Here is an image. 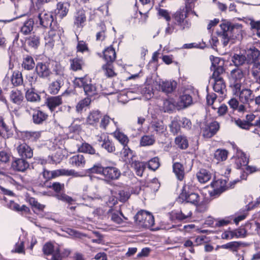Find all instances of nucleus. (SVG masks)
<instances>
[{"mask_svg":"<svg viewBox=\"0 0 260 260\" xmlns=\"http://www.w3.org/2000/svg\"><path fill=\"white\" fill-rule=\"evenodd\" d=\"M232 61L237 68L245 63L253 64L251 74L254 78L258 76L260 72V52L255 47L247 50L245 55L235 54L232 57Z\"/></svg>","mask_w":260,"mask_h":260,"instance_id":"nucleus-1","label":"nucleus"},{"mask_svg":"<svg viewBox=\"0 0 260 260\" xmlns=\"http://www.w3.org/2000/svg\"><path fill=\"white\" fill-rule=\"evenodd\" d=\"M220 31L217 32L218 37L222 42L224 47L226 46L231 39H240L242 38V25L240 24L231 25L229 22L223 21L220 24Z\"/></svg>","mask_w":260,"mask_h":260,"instance_id":"nucleus-2","label":"nucleus"},{"mask_svg":"<svg viewBox=\"0 0 260 260\" xmlns=\"http://www.w3.org/2000/svg\"><path fill=\"white\" fill-rule=\"evenodd\" d=\"M187 16L188 8L186 6L176 11L173 15L174 25L177 26L181 30L189 29L191 26V22Z\"/></svg>","mask_w":260,"mask_h":260,"instance_id":"nucleus-3","label":"nucleus"},{"mask_svg":"<svg viewBox=\"0 0 260 260\" xmlns=\"http://www.w3.org/2000/svg\"><path fill=\"white\" fill-rule=\"evenodd\" d=\"M73 83L76 87H82L85 94L88 98L98 94L95 85L91 83V80L87 79L86 76L83 77H75Z\"/></svg>","mask_w":260,"mask_h":260,"instance_id":"nucleus-4","label":"nucleus"},{"mask_svg":"<svg viewBox=\"0 0 260 260\" xmlns=\"http://www.w3.org/2000/svg\"><path fill=\"white\" fill-rule=\"evenodd\" d=\"M34 18L37 23L39 22L40 25L44 27H48V26L50 28L55 27L52 24L53 21L52 13L44 9H39V10H35L34 14ZM55 27H57V26H55Z\"/></svg>","mask_w":260,"mask_h":260,"instance_id":"nucleus-5","label":"nucleus"},{"mask_svg":"<svg viewBox=\"0 0 260 260\" xmlns=\"http://www.w3.org/2000/svg\"><path fill=\"white\" fill-rule=\"evenodd\" d=\"M136 223L145 229H150L154 224V219L152 214L145 210L139 211L135 216Z\"/></svg>","mask_w":260,"mask_h":260,"instance_id":"nucleus-6","label":"nucleus"},{"mask_svg":"<svg viewBox=\"0 0 260 260\" xmlns=\"http://www.w3.org/2000/svg\"><path fill=\"white\" fill-rule=\"evenodd\" d=\"M235 94L239 96L240 101L243 104H249L250 102L254 100V95L253 91L247 88L241 89H235Z\"/></svg>","mask_w":260,"mask_h":260,"instance_id":"nucleus-7","label":"nucleus"},{"mask_svg":"<svg viewBox=\"0 0 260 260\" xmlns=\"http://www.w3.org/2000/svg\"><path fill=\"white\" fill-rule=\"evenodd\" d=\"M244 76L243 71L239 68H236L231 71L230 79L235 89H239L241 87V80Z\"/></svg>","mask_w":260,"mask_h":260,"instance_id":"nucleus-8","label":"nucleus"},{"mask_svg":"<svg viewBox=\"0 0 260 260\" xmlns=\"http://www.w3.org/2000/svg\"><path fill=\"white\" fill-rule=\"evenodd\" d=\"M155 88L158 90L169 93L173 92L176 88L177 83L174 81H161L153 82Z\"/></svg>","mask_w":260,"mask_h":260,"instance_id":"nucleus-9","label":"nucleus"},{"mask_svg":"<svg viewBox=\"0 0 260 260\" xmlns=\"http://www.w3.org/2000/svg\"><path fill=\"white\" fill-rule=\"evenodd\" d=\"M43 252L45 255H51L49 260H62V256L60 253L59 248H54L51 243H47L43 246Z\"/></svg>","mask_w":260,"mask_h":260,"instance_id":"nucleus-10","label":"nucleus"},{"mask_svg":"<svg viewBox=\"0 0 260 260\" xmlns=\"http://www.w3.org/2000/svg\"><path fill=\"white\" fill-rule=\"evenodd\" d=\"M120 175L121 172L118 168L114 167H104L103 176L107 181L118 179Z\"/></svg>","mask_w":260,"mask_h":260,"instance_id":"nucleus-11","label":"nucleus"},{"mask_svg":"<svg viewBox=\"0 0 260 260\" xmlns=\"http://www.w3.org/2000/svg\"><path fill=\"white\" fill-rule=\"evenodd\" d=\"M219 129V124L218 122L214 121L206 126L203 129V136L205 138H210L213 137Z\"/></svg>","mask_w":260,"mask_h":260,"instance_id":"nucleus-12","label":"nucleus"},{"mask_svg":"<svg viewBox=\"0 0 260 260\" xmlns=\"http://www.w3.org/2000/svg\"><path fill=\"white\" fill-rule=\"evenodd\" d=\"M16 150L19 155L22 158H30L33 156L32 149L25 143L19 144Z\"/></svg>","mask_w":260,"mask_h":260,"instance_id":"nucleus-13","label":"nucleus"},{"mask_svg":"<svg viewBox=\"0 0 260 260\" xmlns=\"http://www.w3.org/2000/svg\"><path fill=\"white\" fill-rule=\"evenodd\" d=\"M192 215V212L187 207H183L180 211L172 212L171 218L172 219H177L179 221H183Z\"/></svg>","mask_w":260,"mask_h":260,"instance_id":"nucleus-14","label":"nucleus"},{"mask_svg":"<svg viewBox=\"0 0 260 260\" xmlns=\"http://www.w3.org/2000/svg\"><path fill=\"white\" fill-rule=\"evenodd\" d=\"M52 178H54L60 176H72L74 177H81L84 176V175L81 173L77 172L74 170H67L64 169L52 171Z\"/></svg>","mask_w":260,"mask_h":260,"instance_id":"nucleus-15","label":"nucleus"},{"mask_svg":"<svg viewBox=\"0 0 260 260\" xmlns=\"http://www.w3.org/2000/svg\"><path fill=\"white\" fill-rule=\"evenodd\" d=\"M192 104V97L189 94H184L180 95L176 102V108L180 110L188 107Z\"/></svg>","mask_w":260,"mask_h":260,"instance_id":"nucleus-16","label":"nucleus"},{"mask_svg":"<svg viewBox=\"0 0 260 260\" xmlns=\"http://www.w3.org/2000/svg\"><path fill=\"white\" fill-rule=\"evenodd\" d=\"M37 75L41 78L48 77L51 74L49 65L45 63L39 62L37 64L35 69Z\"/></svg>","mask_w":260,"mask_h":260,"instance_id":"nucleus-17","label":"nucleus"},{"mask_svg":"<svg viewBox=\"0 0 260 260\" xmlns=\"http://www.w3.org/2000/svg\"><path fill=\"white\" fill-rule=\"evenodd\" d=\"M150 127L152 132L159 136L165 135L167 131V126L161 120L152 121Z\"/></svg>","mask_w":260,"mask_h":260,"instance_id":"nucleus-18","label":"nucleus"},{"mask_svg":"<svg viewBox=\"0 0 260 260\" xmlns=\"http://www.w3.org/2000/svg\"><path fill=\"white\" fill-rule=\"evenodd\" d=\"M107 214L108 218H110L113 222L116 224H119L123 222V220L122 218V217L125 220H127V218L123 215L122 212L114 210L112 209H109Z\"/></svg>","mask_w":260,"mask_h":260,"instance_id":"nucleus-19","label":"nucleus"},{"mask_svg":"<svg viewBox=\"0 0 260 260\" xmlns=\"http://www.w3.org/2000/svg\"><path fill=\"white\" fill-rule=\"evenodd\" d=\"M182 198L186 201L197 206L199 210L200 206L199 204L200 201V196L198 193L191 192H186L185 194H181Z\"/></svg>","mask_w":260,"mask_h":260,"instance_id":"nucleus-20","label":"nucleus"},{"mask_svg":"<svg viewBox=\"0 0 260 260\" xmlns=\"http://www.w3.org/2000/svg\"><path fill=\"white\" fill-rule=\"evenodd\" d=\"M86 12L83 10H78L74 16V24L77 27H83L86 20Z\"/></svg>","mask_w":260,"mask_h":260,"instance_id":"nucleus-21","label":"nucleus"},{"mask_svg":"<svg viewBox=\"0 0 260 260\" xmlns=\"http://www.w3.org/2000/svg\"><path fill=\"white\" fill-rule=\"evenodd\" d=\"M11 166L15 171L24 172L28 168L29 164L24 158H16L12 162Z\"/></svg>","mask_w":260,"mask_h":260,"instance_id":"nucleus-22","label":"nucleus"},{"mask_svg":"<svg viewBox=\"0 0 260 260\" xmlns=\"http://www.w3.org/2000/svg\"><path fill=\"white\" fill-rule=\"evenodd\" d=\"M63 80L62 78L57 79L55 81L52 82L48 87V91L52 94H56L58 93L60 89L63 85Z\"/></svg>","mask_w":260,"mask_h":260,"instance_id":"nucleus-23","label":"nucleus"},{"mask_svg":"<svg viewBox=\"0 0 260 260\" xmlns=\"http://www.w3.org/2000/svg\"><path fill=\"white\" fill-rule=\"evenodd\" d=\"M69 7V5L67 3H58L55 10L56 16L60 19L66 16L68 13Z\"/></svg>","mask_w":260,"mask_h":260,"instance_id":"nucleus-24","label":"nucleus"},{"mask_svg":"<svg viewBox=\"0 0 260 260\" xmlns=\"http://www.w3.org/2000/svg\"><path fill=\"white\" fill-rule=\"evenodd\" d=\"M85 162V157L82 154L74 155L69 159V163L72 166L77 167H83Z\"/></svg>","mask_w":260,"mask_h":260,"instance_id":"nucleus-25","label":"nucleus"},{"mask_svg":"<svg viewBox=\"0 0 260 260\" xmlns=\"http://www.w3.org/2000/svg\"><path fill=\"white\" fill-rule=\"evenodd\" d=\"M46 103L49 109L53 111L56 107L62 104V98L61 96H52L47 99Z\"/></svg>","mask_w":260,"mask_h":260,"instance_id":"nucleus-26","label":"nucleus"},{"mask_svg":"<svg viewBox=\"0 0 260 260\" xmlns=\"http://www.w3.org/2000/svg\"><path fill=\"white\" fill-rule=\"evenodd\" d=\"M104 57L107 63H112L116 58V52L113 47L106 48L104 51Z\"/></svg>","mask_w":260,"mask_h":260,"instance_id":"nucleus-27","label":"nucleus"},{"mask_svg":"<svg viewBox=\"0 0 260 260\" xmlns=\"http://www.w3.org/2000/svg\"><path fill=\"white\" fill-rule=\"evenodd\" d=\"M173 172L179 180L182 181L184 177V168L180 162H174L173 165Z\"/></svg>","mask_w":260,"mask_h":260,"instance_id":"nucleus-28","label":"nucleus"},{"mask_svg":"<svg viewBox=\"0 0 260 260\" xmlns=\"http://www.w3.org/2000/svg\"><path fill=\"white\" fill-rule=\"evenodd\" d=\"M212 174L206 169H201L197 173V177L199 181L201 183L208 182L211 178Z\"/></svg>","mask_w":260,"mask_h":260,"instance_id":"nucleus-29","label":"nucleus"},{"mask_svg":"<svg viewBox=\"0 0 260 260\" xmlns=\"http://www.w3.org/2000/svg\"><path fill=\"white\" fill-rule=\"evenodd\" d=\"M48 117V115L45 112L37 110L34 112L32 115V120L35 124H42Z\"/></svg>","mask_w":260,"mask_h":260,"instance_id":"nucleus-30","label":"nucleus"},{"mask_svg":"<svg viewBox=\"0 0 260 260\" xmlns=\"http://www.w3.org/2000/svg\"><path fill=\"white\" fill-rule=\"evenodd\" d=\"M248 163V159L245 154L242 151H238L236 159V164L238 168L240 169L242 167L247 166Z\"/></svg>","mask_w":260,"mask_h":260,"instance_id":"nucleus-31","label":"nucleus"},{"mask_svg":"<svg viewBox=\"0 0 260 260\" xmlns=\"http://www.w3.org/2000/svg\"><path fill=\"white\" fill-rule=\"evenodd\" d=\"M35 88H31L27 90L25 93V98L27 101L31 102H38L41 100L40 95L35 92Z\"/></svg>","mask_w":260,"mask_h":260,"instance_id":"nucleus-32","label":"nucleus"},{"mask_svg":"<svg viewBox=\"0 0 260 260\" xmlns=\"http://www.w3.org/2000/svg\"><path fill=\"white\" fill-rule=\"evenodd\" d=\"M101 117V115L99 111H92L87 117L86 121L89 124L94 125L99 121Z\"/></svg>","mask_w":260,"mask_h":260,"instance_id":"nucleus-33","label":"nucleus"},{"mask_svg":"<svg viewBox=\"0 0 260 260\" xmlns=\"http://www.w3.org/2000/svg\"><path fill=\"white\" fill-rule=\"evenodd\" d=\"M245 244L242 242L234 241L228 243L221 245V247L223 249H228L233 252L237 251L241 247H244Z\"/></svg>","mask_w":260,"mask_h":260,"instance_id":"nucleus-34","label":"nucleus"},{"mask_svg":"<svg viewBox=\"0 0 260 260\" xmlns=\"http://www.w3.org/2000/svg\"><path fill=\"white\" fill-rule=\"evenodd\" d=\"M10 99L13 103L20 105L23 101V96L20 90H13L11 92Z\"/></svg>","mask_w":260,"mask_h":260,"instance_id":"nucleus-35","label":"nucleus"},{"mask_svg":"<svg viewBox=\"0 0 260 260\" xmlns=\"http://www.w3.org/2000/svg\"><path fill=\"white\" fill-rule=\"evenodd\" d=\"M130 164L132 167L135 170L136 174L139 176H142L145 169V165L144 162L132 160Z\"/></svg>","mask_w":260,"mask_h":260,"instance_id":"nucleus-36","label":"nucleus"},{"mask_svg":"<svg viewBox=\"0 0 260 260\" xmlns=\"http://www.w3.org/2000/svg\"><path fill=\"white\" fill-rule=\"evenodd\" d=\"M57 27H52L48 32L47 35L45 37V41L46 45H48L50 47H52L54 45L53 37L56 36V31Z\"/></svg>","mask_w":260,"mask_h":260,"instance_id":"nucleus-37","label":"nucleus"},{"mask_svg":"<svg viewBox=\"0 0 260 260\" xmlns=\"http://www.w3.org/2000/svg\"><path fill=\"white\" fill-rule=\"evenodd\" d=\"M176 144L181 149H185L188 147L187 138L183 135L177 136L175 140Z\"/></svg>","mask_w":260,"mask_h":260,"instance_id":"nucleus-38","label":"nucleus"},{"mask_svg":"<svg viewBox=\"0 0 260 260\" xmlns=\"http://www.w3.org/2000/svg\"><path fill=\"white\" fill-rule=\"evenodd\" d=\"M11 82L15 86L21 85L23 83L22 74L18 71H14L11 77Z\"/></svg>","mask_w":260,"mask_h":260,"instance_id":"nucleus-39","label":"nucleus"},{"mask_svg":"<svg viewBox=\"0 0 260 260\" xmlns=\"http://www.w3.org/2000/svg\"><path fill=\"white\" fill-rule=\"evenodd\" d=\"M71 69L74 71H77L82 69L84 65V61L82 58L76 57L70 60Z\"/></svg>","mask_w":260,"mask_h":260,"instance_id":"nucleus-40","label":"nucleus"},{"mask_svg":"<svg viewBox=\"0 0 260 260\" xmlns=\"http://www.w3.org/2000/svg\"><path fill=\"white\" fill-rule=\"evenodd\" d=\"M214 84L213 85V89L216 92L220 94H223L225 89V84L223 79H215L214 80Z\"/></svg>","mask_w":260,"mask_h":260,"instance_id":"nucleus-41","label":"nucleus"},{"mask_svg":"<svg viewBox=\"0 0 260 260\" xmlns=\"http://www.w3.org/2000/svg\"><path fill=\"white\" fill-rule=\"evenodd\" d=\"M34 20L30 19L25 21L21 28V32L24 35L29 34L33 29Z\"/></svg>","mask_w":260,"mask_h":260,"instance_id":"nucleus-42","label":"nucleus"},{"mask_svg":"<svg viewBox=\"0 0 260 260\" xmlns=\"http://www.w3.org/2000/svg\"><path fill=\"white\" fill-rule=\"evenodd\" d=\"M35 66V63L33 58L30 56H26L24 58L22 67L25 70H31Z\"/></svg>","mask_w":260,"mask_h":260,"instance_id":"nucleus-43","label":"nucleus"},{"mask_svg":"<svg viewBox=\"0 0 260 260\" xmlns=\"http://www.w3.org/2000/svg\"><path fill=\"white\" fill-rule=\"evenodd\" d=\"M78 151L81 152L88 153L90 154H96V150L90 144L87 143H84L78 147Z\"/></svg>","mask_w":260,"mask_h":260,"instance_id":"nucleus-44","label":"nucleus"},{"mask_svg":"<svg viewBox=\"0 0 260 260\" xmlns=\"http://www.w3.org/2000/svg\"><path fill=\"white\" fill-rule=\"evenodd\" d=\"M211 70L213 71L212 76L213 79H223L222 76L224 73V69L223 66H218L217 68H214Z\"/></svg>","mask_w":260,"mask_h":260,"instance_id":"nucleus-45","label":"nucleus"},{"mask_svg":"<svg viewBox=\"0 0 260 260\" xmlns=\"http://www.w3.org/2000/svg\"><path fill=\"white\" fill-rule=\"evenodd\" d=\"M113 135L123 146L127 145L129 140L127 137L123 133L117 130L113 133Z\"/></svg>","mask_w":260,"mask_h":260,"instance_id":"nucleus-46","label":"nucleus"},{"mask_svg":"<svg viewBox=\"0 0 260 260\" xmlns=\"http://www.w3.org/2000/svg\"><path fill=\"white\" fill-rule=\"evenodd\" d=\"M180 118L179 117H175L170 124L171 132L174 134H177L180 130Z\"/></svg>","mask_w":260,"mask_h":260,"instance_id":"nucleus-47","label":"nucleus"},{"mask_svg":"<svg viewBox=\"0 0 260 260\" xmlns=\"http://www.w3.org/2000/svg\"><path fill=\"white\" fill-rule=\"evenodd\" d=\"M90 103L91 99L88 97L80 101L76 106V111L78 113L81 112L84 108L89 106Z\"/></svg>","mask_w":260,"mask_h":260,"instance_id":"nucleus-48","label":"nucleus"},{"mask_svg":"<svg viewBox=\"0 0 260 260\" xmlns=\"http://www.w3.org/2000/svg\"><path fill=\"white\" fill-rule=\"evenodd\" d=\"M7 207L9 209L17 212L26 211L27 209V207L25 205H23L21 207H20L19 204L15 203L13 201H10L7 204Z\"/></svg>","mask_w":260,"mask_h":260,"instance_id":"nucleus-49","label":"nucleus"},{"mask_svg":"<svg viewBox=\"0 0 260 260\" xmlns=\"http://www.w3.org/2000/svg\"><path fill=\"white\" fill-rule=\"evenodd\" d=\"M101 146L109 153H112L115 150L114 144L109 138L106 140H105V142L101 144Z\"/></svg>","mask_w":260,"mask_h":260,"instance_id":"nucleus-50","label":"nucleus"},{"mask_svg":"<svg viewBox=\"0 0 260 260\" xmlns=\"http://www.w3.org/2000/svg\"><path fill=\"white\" fill-rule=\"evenodd\" d=\"M228 151L223 149H217L214 153V158L218 161H223L227 158Z\"/></svg>","mask_w":260,"mask_h":260,"instance_id":"nucleus-51","label":"nucleus"},{"mask_svg":"<svg viewBox=\"0 0 260 260\" xmlns=\"http://www.w3.org/2000/svg\"><path fill=\"white\" fill-rule=\"evenodd\" d=\"M122 154L123 155V156L124 157V161H125L127 162L131 163V161H132L133 160V152L127 146V145L123 146V149Z\"/></svg>","mask_w":260,"mask_h":260,"instance_id":"nucleus-52","label":"nucleus"},{"mask_svg":"<svg viewBox=\"0 0 260 260\" xmlns=\"http://www.w3.org/2000/svg\"><path fill=\"white\" fill-rule=\"evenodd\" d=\"M27 44L34 48H37L40 44V38L36 35L30 36L26 40Z\"/></svg>","mask_w":260,"mask_h":260,"instance_id":"nucleus-53","label":"nucleus"},{"mask_svg":"<svg viewBox=\"0 0 260 260\" xmlns=\"http://www.w3.org/2000/svg\"><path fill=\"white\" fill-rule=\"evenodd\" d=\"M155 142V139L152 136L145 135L143 136L140 141V144L142 146H146L152 145Z\"/></svg>","mask_w":260,"mask_h":260,"instance_id":"nucleus-54","label":"nucleus"},{"mask_svg":"<svg viewBox=\"0 0 260 260\" xmlns=\"http://www.w3.org/2000/svg\"><path fill=\"white\" fill-rule=\"evenodd\" d=\"M26 78L29 83L31 88H35L39 84L38 77L34 74H30L28 75Z\"/></svg>","mask_w":260,"mask_h":260,"instance_id":"nucleus-55","label":"nucleus"},{"mask_svg":"<svg viewBox=\"0 0 260 260\" xmlns=\"http://www.w3.org/2000/svg\"><path fill=\"white\" fill-rule=\"evenodd\" d=\"M111 63H106L102 66V69L104 72V74L108 77H112L116 75L114 71L112 68Z\"/></svg>","mask_w":260,"mask_h":260,"instance_id":"nucleus-56","label":"nucleus"},{"mask_svg":"<svg viewBox=\"0 0 260 260\" xmlns=\"http://www.w3.org/2000/svg\"><path fill=\"white\" fill-rule=\"evenodd\" d=\"M41 132H26L25 136L26 139L31 141H36L41 137Z\"/></svg>","mask_w":260,"mask_h":260,"instance_id":"nucleus-57","label":"nucleus"},{"mask_svg":"<svg viewBox=\"0 0 260 260\" xmlns=\"http://www.w3.org/2000/svg\"><path fill=\"white\" fill-rule=\"evenodd\" d=\"M176 108L175 104L172 100H166L164 102V108L165 112H170Z\"/></svg>","mask_w":260,"mask_h":260,"instance_id":"nucleus-58","label":"nucleus"},{"mask_svg":"<svg viewBox=\"0 0 260 260\" xmlns=\"http://www.w3.org/2000/svg\"><path fill=\"white\" fill-rule=\"evenodd\" d=\"M100 27L101 30L96 33V41H102L104 40L106 38V27L104 24H101Z\"/></svg>","mask_w":260,"mask_h":260,"instance_id":"nucleus-59","label":"nucleus"},{"mask_svg":"<svg viewBox=\"0 0 260 260\" xmlns=\"http://www.w3.org/2000/svg\"><path fill=\"white\" fill-rule=\"evenodd\" d=\"M56 198L58 200L62 202H67L69 204H72L74 201L73 198L64 193L57 194L55 196Z\"/></svg>","mask_w":260,"mask_h":260,"instance_id":"nucleus-60","label":"nucleus"},{"mask_svg":"<svg viewBox=\"0 0 260 260\" xmlns=\"http://www.w3.org/2000/svg\"><path fill=\"white\" fill-rule=\"evenodd\" d=\"M159 166V159L155 157L150 160L148 162V167L152 170H156Z\"/></svg>","mask_w":260,"mask_h":260,"instance_id":"nucleus-61","label":"nucleus"},{"mask_svg":"<svg viewBox=\"0 0 260 260\" xmlns=\"http://www.w3.org/2000/svg\"><path fill=\"white\" fill-rule=\"evenodd\" d=\"M104 167L101 165H94L92 168L88 169L87 172L89 173H96L102 174L103 175Z\"/></svg>","mask_w":260,"mask_h":260,"instance_id":"nucleus-62","label":"nucleus"},{"mask_svg":"<svg viewBox=\"0 0 260 260\" xmlns=\"http://www.w3.org/2000/svg\"><path fill=\"white\" fill-rule=\"evenodd\" d=\"M235 123L237 126L243 129H249L251 127L248 122L240 119L235 120Z\"/></svg>","mask_w":260,"mask_h":260,"instance_id":"nucleus-63","label":"nucleus"},{"mask_svg":"<svg viewBox=\"0 0 260 260\" xmlns=\"http://www.w3.org/2000/svg\"><path fill=\"white\" fill-rule=\"evenodd\" d=\"M11 155L5 151H0V163H7L10 160Z\"/></svg>","mask_w":260,"mask_h":260,"instance_id":"nucleus-64","label":"nucleus"}]
</instances>
